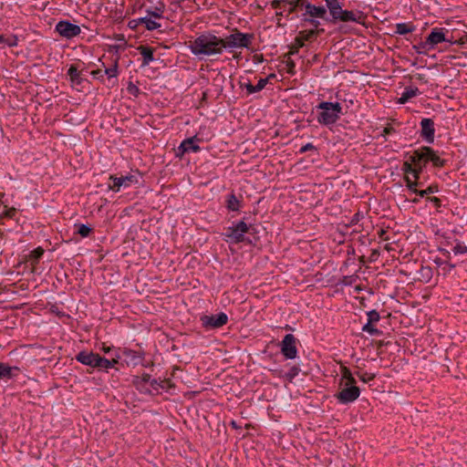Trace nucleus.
<instances>
[{
  "instance_id": "obj_2",
  "label": "nucleus",
  "mask_w": 467,
  "mask_h": 467,
  "mask_svg": "<svg viewBox=\"0 0 467 467\" xmlns=\"http://www.w3.org/2000/svg\"><path fill=\"white\" fill-rule=\"evenodd\" d=\"M317 108L321 110L318 113L317 121L326 126L336 123L342 113V107L338 102L323 101Z\"/></svg>"
},
{
  "instance_id": "obj_15",
  "label": "nucleus",
  "mask_w": 467,
  "mask_h": 467,
  "mask_svg": "<svg viewBox=\"0 0 467 467\" xmlns=\"http://www.w3.org/2000/svg\"><path fill=\"white\" fill-rule=\"evenodd\" d=\"M420 137L423 138L428 143H432L434 140V121L431 119L424 118L420 121Z\"/></svg>"
},
{
  "instance_id": "obj_26",
  "label": "nucleus",
  "mask_w": 467,
  "mask_h": 467,
  "mask_svg": "<svg viewBox=\"0 0 467 467\" xmlns=\"http://www.w3.org/2000/svg\"><path fill=\"white\" fill-rule=\"evenodd\" d=\"M420 93L418 88L407 87L405 88L401 97L399 99V103L405 104L410 99L416 97Z\"/></svg>"
},
{
  "instance_id": "obj_36",
  "label": "nucleus",
  "mask_w": 467,
  "mask_h": 467,
  "mask_svg": "<svg viewBox=\"0 0 467 467\" xmlns=\"http://www.w3.org/2000/svg\"><path fill=\"white\" fill-rule=\"evenodd\" d=\"M404 180L407 183V187L409 188V190L417 194V192H419V190L416 187L420 186L422 183L419 182V180L414 179V181H412L409 176H405Z\"/></svg>"
},
{
  "instance_id": "obj_47",
  "label": "nucleus",
  "mask_w": 467,
  "mask_h": 467,
  "mask_svg": "<svg viewBox=\"0 0 467 467\" xmlns=\"http://www.w3.org/2000/svg\"><path fill=\"white\" fill-rule=\"evenodd\" d=\"M127 90H128V92H129L130 95H132V96H134V97H138V96H139V94H140V89H139V88H138L135 84H133L132 82H130V83H129V85H128V87H127Z\"/></svg>"
},
{
  "instance_id": "obj_28",
  "label": "nucleus",
  "mask_w": 467,
  "mask_h": 467,
  "mask_svg": "<svg viewBox=\"0 0 467 467\" xmlns=\"http://www.w3.org/2000/svg\"><path fill=\"white\" fill-rule=\"evenodd\" d=\"M14 370L19 371V368L10 367L5 363L0 362V379L4 378L12 379L14 377Z\"/></svg>"
},
{
  "instance_id": "obj_1",
  "label": "nucleus",
  "mask_w": 467,
  "mask_h": 467,
  "mask_svg": "<svg viewBox=\"0 0 467 467\" xmlns=\"http://www.w3.org/2000/svg\"><path fill=\"white\" fill-rule=\"evenodd\" d=\"M223 38L212 31L200 33L194 40L189 42L188 46L192 54L198 57L221 55L223 52Z\"/></svg>"
},
{
  "instance_id": "obj_11",
  "label": "nucleus",
  "mask_w": 467,
  "mask_h": 467,
  "mask_svg": "<svg viewBox=\"0 0 467 467\" xmlns=\"http://www.w3.org/2000/svg\"><path fill=\"white\" fill-rule=\"evenodd\" d=\"M200 141L197 136L183 140L176 150V156L182 158L186 152H197L201 150L200 146L196 143Z\"/></svg>"
},
{
  "instance_id": "obj_45",
  "label": "nucleus",
  "mask_w": 467,
  "mask_h": 467,
  "mask_svg": "<svg viewBox=\"0 0 467 467\" xmlns=\"http://www.w3.org/2000/svg\"><path fill=\"white\" fill-rule=\"evenodd\" d=\"M357 375L360 379V380H362L365 383L375 379V374H372V373H368V372L359 373V372H357Z\"/></svg>"
},
{
  "instance_id": "obj_38",
  "label": "nucleus",
  "mask_w": 467,
  "mask_h": 467,
  "mask_svg": "<svg viewBox=\"0 0 467 467\" xmlns=\"http://www.w3.org/2000/svg\"><path fill=\"white\" fill-rule=\"evenodd\" d=\"M362 331L368 333L371 336H379L382 332L375 327L372 323L367 322L362 327Z\"/></svg>"
},
{
  "instance_id": "obj_51",
  "label": "nucleus",
  "mask_w": 467,
  "mask_h": 467,
  "mask_svg": "<svg viewBox=\"0 0 467 467\" xmlns=\"http://www.w3.org/2000/svg\"><path fill=\"white\" fill-rule=\"evenodd\" d=\"M421 45H422V42L419 43L418 45H414L412 47V48L415 49V51L418 54H425L427 51L431 50V48L423 47Z\"/></svg>"
},
{
  "instance_id": "obj_20",
  "label": "nucleus",
  "mask_w": 467,
  "mask_h": 467,
  "mask_svg": "<svg viewBox=\"0 0 467 467\" xmlns=\"http://www.w3.org/2000/svg\"><path fill=\"white\" fill-rule=\"evenodd\" d=\"M325 32V29H309V30H301L298 32L297 36H300V38L306 42V41H313L316 39L318 36L323 34Z\"/></svg>"
},
{
  "instance_id": "obj_55",
  "label": "nucleus",
  "mask_w": 467,
  "mask_h": 467,
  "mask_svg": "<svg viewBox=\"0 0 467 467\" xmlns=\"http://www.w3.org/2000/svg\"><path fill=\"white\" fill-rule=\"evenodd\" d=\"M427 200L433 203L436 207H441V201L438 197H428Z\"/></svg>"
},
{
  "instance_id": "obj_58",
  "label": "nucleus",
  "mask_w": 467,
  "mask_h": 467,
  "mask_svg": "<svg viewBox=\"0 0 467 467\" xmlns=\"http://www.w3.org/2000/svg\"><path fill=\"white\" fill-rule=\"evenodd\" d=\"M444 265H446L449 267L450 270L453 269L455 267V265L450 263L449 261H444Z\"/></svg>"
},
{
  "instance_id": "obj_23",
  "label": "nucleus",
  "mask_w": 467,
  "mask_h": 467,
  "mask_svg": "<svg viewBox=\"0 0 467 467\" xmlns=\"http://www.w3.org/2000/svg\"><path fill=\"white\" fill-rule=\"evenodd\" d=\"M423 150H426L427 154H429V161H431L433 166L441 168L445 165V161L441 159L433 149L428 146H423Z\"/></svg>"
},
{
  "instance_id": "obj_29",
  "label": "nucleus",
  "mask_w": 467,
  "mask_h": 467,
  "mask_svg": "<svg viewBox=\"0 0 467 467\" xmlns=\"http://www.w3.org/2000/svg\"><path fill=\"white\" fill-rule=\"evenodd\" d=\"M67 75L70 78V81L73 85H80L82 82V78L80 77V72L77 68L75 65H71L67 70Z\"/></svg>"
},
{
  "instance_id": "obj_8",
  "label": "nucleus",
  "mask_w": 467,
  "mask_h": 467,
  "mask_svg": "<svg viewBox=\"0 0 467 467\" xmlns=\"http://www.w3.org/2000/svg\"><path fill=\"white\" fill-rule=\"evenodd\" d=\"M56 31L67 39H71L81 33L79 26L75 25L67 20H61L56 25Z\"/></svg>"
},
{
  "instance_id": "obj_62",
  "label": "nucleus",
  "mask_w": 467,
  "mask_h": 467,
  "mask_svg": "<svg viewBox=\"0 0 467 467\" xmlns=\"http://www.w3.org/2000/svg\"><path fill=\"white\" fill-rule=\"evenodd\" d=\"M435 263H436L437 265H443V264H444V262H442L441 259H437V260H435Z\"/></svg>"
},
{
  "instance_id": "obj_37",
  "label": "nucleus",
  "mask_w": 467,
  "mask_h": 467,
  "mask_svg": "<svg viewBox=\"0 0 467 467\" xmlns=\"http://www.w3.org/2000/svg\"><path fill=\"white\" fill-rule=\"evenodd\" d=\"M76 227H78L77 233L81 237H88L93 232V229L88 224H76Z\"/></svg>"
},
{
  "instance_id": "obj_31",
  "label": "nucleus",
  "mask_w": 467,
  "mask_h": 467,
  "mask_svg": "<svg viewBox=\"0 0 467 467\" xmlns=\"http://www.w3.org/2000/svg\"><path fill=\"white\" fill-rule=\"evenodd\" d=\"M99 369H109L118 364L119 360L116 358L108 359L100 356Z\"/></svg>"
},
{
  "instance_id": "obj_21",
  "label": "nucleus",
  "mask_w": 467,
  "mask_h": 467,
  "mask_svg": "<svg viewBox=\"0 0 467 467\" xmlns=\"http://www.w3.org/2000/svg\"><path fill=\"white\" fill-rule=\"evenodd\" d=\"M401 171L405 173V176H409L411 174L415 180L420 179V173L418 170L413 165V162L410 161V154L407 157V160L403 162Z\"/></svg>"
},
{
  "instance_id": "obj_12",
  "label": "nucleus",
  "mask_w": 467,
  "mask_h": 467,
  "mask_svg": "<svg viewBox=\"0 0 467 467\" xmlns=\"http://www.w3.org/2000/svg\"><path fill=\"white\" fill-rule=\"evenodd\" d=\"M410 161L413 162V165L420 174L423 168L426 167L429 162V154H427V151L423 150V147H421L410 154Z\"/></svg>"
},
{
  "instance_id": "obj_57",
  "label": "nucleus",
  "mask_w": 467,
  "mask_h": 467,
  "mask_svg": "<svg viewBox=\"0 0 467 467\" xmlns=\"http://www.w3.org/2000/svg\"><path fill=\"white\" fill-rule=\"evenodd\" d=\"M297 53H298V49H296L293 45H291L290 50H289L287 56L296 55Z\"/></svg>"
},
{
  "instance_id": "obj_34",
  "label": "nucleus",
  "mask_w": 467,
  "mask_h": 467,
  "mask_svg": "<svg viewBox=\"0 0 467 467\" xmlns=\"http://www.w3.org/2000/svg\"><path fill=\"white\" fill-rule=\"evenodd\" d=\"M287 5H286V11L289 14H292L294 12H296V8L297 7H300V6H305V5L306 4L305 2V0H292V1H289L288 0V3H286Z\"/></svg>"
},
{
  "instance_id": "obj_18",
  "label": "nucleus",
  "mask_w": 467,
  "mask_h": 467,
  "mask_svg": "<svg viewBox=\"0 0 467 467\" xmlns=\"http://www.w3.org/2000/svg\"><path fill=\"white\" fill-rule=\"evenodd\" d=\"M325 2L330 15V18L327 19V21L332 24H336V17L342 11L343 5L339 0H325Z\"/></svg>"
},
{
  "instance_id": "obj_52",
  "label": "nucleus",
  "mask_w": 467,
  "mask_h": 467,
  "mask_svg": "<svg viewBox=\"0 0 467 467\" xmlns=\"http://www.w3.org/2000/svg\"><path fill=\"white\" fill-rule=\"evenodd\" d=\"M5 44L8 47H15L17 45V37L16 36H12L11 37L5 38Z\"/></svg>"
},
{
  "instance_id": "obj_22",
  "label": "nucleus",
  "mask_w": 467,
  "mask_h": 467,
  "mask_svg": "<svg viewBox=\"0 0 467 467\" xmlns=\"http://www.w3.org/2000/svg\"><path fill=\"white\" fill-rule=\"evenodd\" d=\"M140 55L143 57L142 66H148L150 62L154 60L153 57V48L148 46H140L138 47Z\"/></svg>"
},
{
  "instance_id": "obj_19",
  "label": "nucleus",
  "mask_w": 467,
  "mask_h": 467,
  "mask_svg": "<svg viewBox=\"0 0 467 467\" xmlns=\"http://www.w3.org/2000/svg\"><path fill=\"white\" fill-rule=\"evenodd\" d=\"M150 375L144 373L141 377L135 376L132 379V383L139 391L150 394L151 390L146 386L148 383L150 384Z\"/></svg>"
},
{
  "instance_id": "obj_33",
  "label": "nucleus",
  "mask_w": 467,
  "mask_h": 467,
  "mask_svg": "<svg viewBox=\"0 0 467 467\" xmlns=\"http://www.w3.org/2000/svg\"><path fill=\"white\" fill-rule=\"evenodd\" d=\"M44 254V249L42 247H37L30 252L29 260L33 265H36L39 259Z\"/></svg>"
},
{
  "instance_id": "obj_54",
  "label": "nucleus",
  "mask_w": 467,
  "mask_h": 467,
  "mask_svg": "<svg viewBox=\"0 0 467 467\" xmlns=\"http://www.w3.org/2000/svg\"><path fill=\"white\" fill-rule=\"evenodd\" d=\"M317 150L316 147L312 144V143H306V145H304L299 152L300 153H304V152H306L308 150Z\"/></svg>"
},
{
  "instance_id": "obj_30",
  "label": "nucleus",
  "mask_w": 467,
  "mask_h": 467,
  "mask_svg": "<svg viewBox=\"0 0 467 467\" xmlns=\"http://www.w3.org/2000/svg\"><path fill=\"white\" fill-rule=\"evenodd\" d=\"M415 30V26L411 23H399L396 25L395 33L398 35H406L408 33H412Z\"/></svg>"
},
{
  "instance_id": "obj_48",
  "label": "nucleus",
  "mask_w": 467,
  "mask_h": 467,
  "mask_svg": "<svg viewBox=\"0 0 467 467\" xmlns=\"http://www.w3.org/2000/svg\"><path fill=\"white\" fill-rule=\"evenodd\" d=\"M91 75L96 78V79H99L102 82H105V79H104V77L106 76L105 73H104V69H97V70H93L91 72Z\"/></svg>"
},
{
  "instance_id": "obj_17",
  "label": "nucleus",
  "mask_w": 467,
  "mask_h": 467,
  "mask_svg": "<svg viewBox=\"0 0 467 467\" xmlns=\"http://www.w3.org/2000/svg\"><path fill=\"white\" fill-rule=\"evenodd\" d=\"M274 77L275 75L271 74L269 75L268 78H260L256 85H253L249 80H247V82L240 81V86L241 88H244L246 89L248 95H251L253 93H256L263 90L266 84L268 83V79Z\"/></svg>"
},
{
  "instance_id": "obj_63",
  "label": "nucleus",
  "mask_w": 467,
  "mask_h": 467,
  "mask_svg": "<svg viewBox=\"0 0 467 467\" xmlns=\"http://www.w3.org/2000/svg\"><path fill=\"white\" fill-rule=\"evenodd\" d=\"M5 37L3 35H0V43L5 44Z\"/></svg>"
},
{
  "instance_id": "obj_32",
  "label": "nucleus",
  "mask_w": 467,
  "mask_h": 467,
  "mask_svg": "<svg viewBox=\"0 0 467 467\" xmlns=\"http://www.w3.org/2000/svg\"><path fill=\"white\" fill-rule=\"evenodd\" d=\"M140 23L144 24L148 30H154L161 27V24L152 20L150 17L145 16L139 18Z\"/></svg>"
},
{
  "instance_id": "obj_35",
  "label": "nucleus",
  "mask_w": 467,
  "mask_h": 467,
  "mask_svg": "<svg viewBox=\"0 0 467 467\" xmlns=\"http://www.w3.org/2000/svg\"><path fill=\"white\" fill-rule=\"evenodd\" d=\"M342 378L340 382H350L356 383V379H354L351 371L347 367L341 368Z\"/></svg>"
},
{
  "instance_id": "obj_13",
  "label": "nucleus",
  "mask_w": 467,
  "mask_h": 467,
  "mask_svg": "<svg viewBox=\"0 0 467 467\" xmlns=\"http://www.w3.org/2000/svg\"><path fill=\"white\" fill-rule=\"evenodd\" d=\"M365 16L361 11H349L344 10L336 17V23L337 22H356L358 24H363Z\"/></svg>"
},
{
  "instance_id": "obj_49",
  "label": "nucleus",
  "mask_w": 467,
  "mask_h": 467,
  "mask_svg": "<svg viewBox=\"0 0 467 467\" xmlns=\"http://www.w3.org/2000/svg\"><path fill=\"white\" fill-rule=\"evenodd\" d=\"M150 385L152 388V389L155 390V391H158L160 389H163L164 388L163 385H162V382H160V381H158L155 379H151V380L150 382Z\"/></svg>"
},
{
  "instance_id": "obj_56",
  "label": "nucleus",
  "mask_w": 467,
  "mask_h": 467,
  "mask_svg": "<svg viewBox=\"0 0 467 467\" xmlns=\"http://www.w3.org/2000/svg\"><path fill=\"white\" fill-rule=\"evenodd\" d=\"M395 131L394 128L391 127V126H387L384 128L383 130V132H382V136L386 139V136L389 135V134H391Z\"/></svg>"
},
{
  "instance_id": "obj_42",
  "label": "nucleus",
  "mask_w": 467,
  "mask_h": 467,
  "mask_svg": "<svg viewBox=\"0 0 467 467\" xmlns=\"http://www.w3.org/2000/svg\"><path fill=\"white\" fill-rule=\"evenodd\" d=\"M302 21L313 26H314L313 29H320L319 28L320 22L318 20H317L316 18H313L310 16H306L305 15H302Z\"/></svg>"
},
{
  "instance_id": "obj_53",
  "label": "nucleus",
  "mask_w": 467,
  "mask_h": 467,
  "mask_svg": "<svg viewBox=\"0 0 467 467\" xmlns=\"http://www.w3.org/2000/svg\"><path fill=\"white\" fill-rule=\"evenodd\" d=\"M296 49L299 50L300 47L305 46V42L300 38V36H296L295 37L294 43L292 44Z\"/></svg>"
},
{
  "instance_id": "obj_43",
  "label": "nucleus",
  "mask_w": 467,
  "mask_h": 467,
  "mask_svg": "<svg viewBox=\"0 0 467 467\" xmlns=\"http://www.w3.org/2000/svg\"><path fill=\"white\" fill-rule=\"evenodd\" d=\"M300 368L296 366H293L290 368L288 372L285 374V378L292 381L298 374H299Z\"/></svg>"
},
{
  "instance_id": "obj_24",
  "label": "nucleus",
  "mask_w": 467,
  "mask_h": 467,
  "mask_svg": "<svg viewBox=\"0 0 467 467\" xmlns=\"http://www.w3.org/2000/svg\"><path fill=\"white\" fill-rule=\"evenodd\" d=\"M123 355L125 357V361L128 365L136 366L142 359V357L138 352L130 349L124 350Z\"/></svg>"
},
{
  "instance_id": "obj_60",
  "label": "nucleus",
  "mask_w": 467,
  "mask_h": 467,
  "mask_svg": "<svg viewBox=\"0 0 467 467\" xmlns=\"http://www.w3.org/2000/svg\"><path fill=\"white\" fill-rule=\"evenodd\" d=\"M138 23H140L139 19L138 20H132L130 22V27H135L137 26Z\"/></svg>"
},
{
  "instance_id": "obj_61",
  "label": "nucleus",
  "mask_w": 467,
  "mask_h": 467,
  "mask_svg": "<svg viewBox=\"0 0 467 467\" xmlns=\"http://www.w3.org/2000/svg\"><path fill=\"white\" fill-rule=\"evenodd\" d=\"M287 66L289 67V70H291L292 68H294L296 67L295 62L293 60H289L287 62Z\"/></svg>"
},
{
  "instance_id": "obj_9",
  "label": "nucleus",
  "mask_w": 467,
  "mask_h": 467,
  "mask_svg": "<svg viewBox=\"0 0 467 467\" xmlns=\"http://www.w3.org/2000/svg\"><path fill=\"white\" fill-rule=\"evenodd\" d=\"M201 321L204 327L219 328L224 326L228 321V317L225 313L221 312L216 315L203 316Z\"/></svg>"
},
{
  "instance_id": "obj_50",
  "label": "nucleus",
  "mask_w": 467,
  "mask_h": 467,
  "mask_svg": "<svg viewBox=\"0 0 467 467\" xmlns=\"http://www.w3.org/2000/svg\"><path fill=\"white\" fill-rule=\"evenodd\" d=\"M16 214V209L14 208V207H11V208H7L5 206V211L4 212V215L7 218H14L15 215Z\"/></svg>"
},
{
  "instance_id": "obj_64",
  "label": "nucleus",
  "mask_w": 467,
  "mask_h": 467,
  "mask_svg": "<svg viewBox=\"0 0 467 467\" xmlns=\"http://www.w3.org/2000/svg\"><path fill=\"white\" fill-rule=\"evenodd\" d=\"M417 78H418L419 80H423L424 76H423V75H421V74H418V75H417Z\"/></svg>"
},
{
  "instance_id": "obj_4",
  "label": "nucleus",
  "mask_w": 467,
  "mask_h": 467,
  "mask_svg": "<svg viewBox=\"0 0 467 467\" xmlns=\"http://www.w3.org/2000/svg\"><path fill=\"white\" fill-rule=\"evenodd\" d=\"M341 390L335 394L336 399L341 404L355 401L360 395V389L356 383L340 382Z\"/></svg>"
},
{
  "instance_id": "obj_7",
  "label": "nucleus",
  "mask_w": 467,
  "mask_h": 467,
  "mask_svg": "<svg viewBox=\"0 0 467 467\" xmlns=\"http://www.w3.org/2000/svg\"><path fill=\"white\" fill-rule=\"evenodd\" d=\"M297 339L293 334H286L280 342V349L283 356L287 359H294L297 356Z\"/></svg>"
},
{
  "instance_id": "obj_5",
  "label": "nucleus",
  "mask_w": 467,
  "mask_h": 467,
  "mask_svg": "<svg viewBox=\"0 0 467 467\" xmlns=\"http://www.w3.org/2000/svg\"><path fill=\"white\" fill-rule=\"evenodd\" d=\"M449 33L450 31L444 27H433L426 37L425 41L422 42L421 46L432 50L437 45L441 43H451V41L447 36Z\"/></svg>"
},
{
  "instance_id": "obj_10",
  "label": "nucleus",
  "mask_w": 467,
  "mask_h": 467,
  "mask_svg": "<svg viewBox=\"0 0 467 467\" xmlns=\"http://www.w3.org/2000/svg\"><path fill=\"white\" fill-rule=\"evenodd\" d=\"M76 360L93 368H99L100 355L92 351H80L76 355Z\"/></svg>"
},
{
  "instance_id": "obj_41",
  "label": "nucleus",
  "mask_w": 467,
  "mask_h": 467,
  "mask_svg": "<svg viewBox=\"0 0 467 467\" xmlns=\"http://www.w3.org/2000/svg\"><path fill=\"white\" fill-rule=\"evenodd\" d=\"M367 316H368V322L372 323V324L377 323L380 318V316L377 310L368 311L367 313Z\"/></svg>"
},
{
  "instance_id": "obj_25",
  "label": "nucleus",
  "mask_w": 467,
  "mask_h": 467,
  "mask_svg": "<svg viewBox=\"0 0 467 467\" xmlns=\"http://www.w3.org/2000/svg\"><path fill=\"white\" fill-rule=\"evenodd\" d=\"M241 199H242V196H240V198H238V197H236V195L234 193L229 194L226 198V208L229 211H233V212L239 211L240 207H241Z\"/></svg>"
},
{
  "instance_id": "obj_59",
  "label": "nucleus",
  "mask_w": 467,
  "mask_h": 467,
  "mask_svg": "<svg viewBox=\"0 0 467 467\" xmlns=\"http://www.w3.org/2000/svg\"><path fill=\"white\" fill-rule=\"evenodd\" d=\"M441 253H442V254H444L448 259H450V258H451V253H450L449 251H447V250H445V249H442V250H441Z\"/></svg>"
},
{
  "instance_id": "obj_3",
  "label": "nucleus",
  "mask_w": 467,
  "mask_h": 467,
  "mask_svg": "<svg viewBox=\"0 0 467 467\" xmlns=\"http://www.w3.org/2000/svg\"><path fill=\"white\" fill-rule=\"evenodd\" d=\"M253 39V34H244L234 29L231 35L223 38V49L233 51L235 48H249Z\"/></svg>"
},
{
  "instance_id": "obj_27",
  "label": "nucleus",
  "mask_w": 467,
  "mask_h": 467,
  "mask_svg": "<svg viewBox=\"0 0 467 467\" xmlns=\"http://www.w3.org/2000/svg\"><path fill=\"white\" fill-rule=\"evenodd\" d=\"M105 75L108 77V86L114 85L117 81V76H118V63L115 62L114 66L111 67H105L104 69Z\"/></svg>"
},
{
  "instance_id": "obj_39",
  "label": "nucleus",
  "mask_w": 467,
  "mask_h": 467,
  "mask_svg": "<svg viewBox=\"0 0 467 467\" xmlns=\"http://www.w3.org/2000/svg\"><path fill=\"white\" fill-rule=\"evenodd\" d=\"M439 190H438V185L436 184H431L430 185L427 189L425 190H419V192H417V195H419L420 197L423 198L429 194H431V193H435L437 192Z\"/></svg>"
},
{
  "instance_id": "obj_16",
  "label": "nucleus",
  "mask_w": 467,
  "mask_h": 467,
  "mask_svg": "<svg viewBox=\"0 0 467 467\" xmlns=\"http://www.w3.org/2000/svg\"><path fill=\"white\" fill-rule=\"evenodd\" d=\"M306 12L303 14L306 16H310L313 18H322L327 21V19H329L327 16V8L325 6H317L315 5H312L310 3H306L305 5Z\"/></svg>"
},
{
  "instance_id": "obj_14",
  "label": "nucleus",
  "mask_w": 467,
  "mask_h": 467,
  "mask_svg": "<svg viewBox=\"0 0 467 467\" xmlns=\"http://www.w3.org/2000/svg\"><path fill=\"white\" fill-rule=\"evenodd\" d=\"M109 180L112 182V184L109 185V189H111L114 192H119L121 186L128 187L131 183L138 182V179L134 175L120 177L110 175Z\"/></svg>"
},
{
  "instance_id": "obj_6",
  "label": "nucleus",
  "mask_w": 467,
  "mask_h": 467,
  "mask_svg": "<svg viewBox=\"0 0 467 467\" xmlns=\"http://www.w3.org/2000/svg\"><path fill=\"white\" fill-rule=\"evenodd\" d=\"M249 229V225L240 221L235 225L228 227L223 235L227 238V242L239 244L244 241V234L248 233Z\"/></svg>"
},
{
  "instance_id": "obj_46",
  "label": "nucleus",
  "mask_w": 467,
  "mask_h": 467,
  "mask_svg": "<svg viewBox=\"0 0 467 467\" xmlns=\"http://www.w3.org/2000/svg\"><path fill=\"white\" fill-rule=\"evenodd\" d=\"M452 252L454 254H463L467 253V246L462 244H457L453 248Z\"/></svg>"
},
{
  "instance_id": "obj_44",
  "label": "nucleus",
  "mask_w": 467,
  "mask_h": 467,
  "mask_svg": "<svg viewBox=\"0 0 467 467\" xmlns=\"http://www.w3.org/2000/svg\"><path fill=\"white\" fill-rule=\"evenodd\" d=\"M288 3V0H273L271 2V6L273 8H275V9H284L285 11L286 10V5Z\"/></svg>"
},
{
  "instance_id": "obj_40",
  "label": "nucleus",
  "mask_w": 467,
  "mask_h": 467,
  "mask_svg": "<svg viewBox=\"0 0 467 467\" xmlns=\"http://www.w3.org/2000/svg\"><path fill=\"white\" fill-rule=\"evenodd\" d=\"M163 10H164V5L162 3H160V5L155 7L154 11L147 10V12H148L149 16H153L155 18H161V14L163 13Z\"/></svg>"
}]
</instances>
